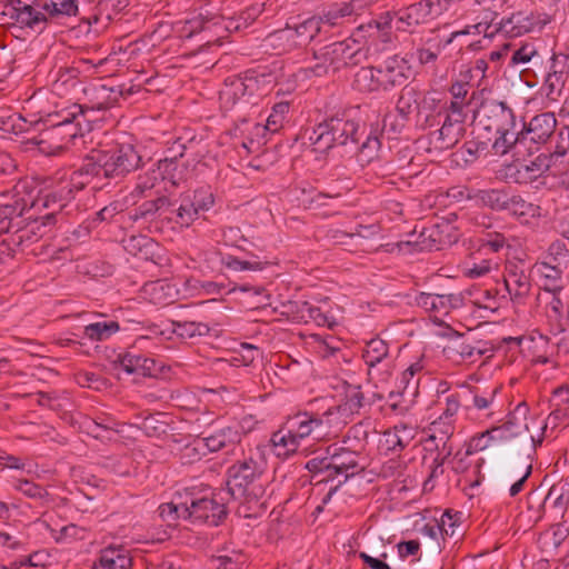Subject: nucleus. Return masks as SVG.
Masks as SVG:
<instances>
[{
	"mask_svg": "<svg viewBox=\"0 0 569 569\" xmlns=\"http://www.w3.org/2000/svg\"><path fill=\"white\" fill-rule=\"evenodd\" d=\"M289 109L290 103L288 101H280L273 104L272 111L269 114L266 124H261L259 122H249L248 120L243 119L241 121V126H247L246 130H249L250 133L254 137H262L264 136L266 131L277 132L282 127Z\"/></svg>",
	"mask_w": 569,
	"mask_h": 569,
	"instance_id": "nucleus-36",
	"label": "nucleus"
},
{
	"mask_svg": "<svg viewBox=\"0 0 569 569\" xmlns=\"http://www.w3.org/2000/svg\"><path fill=\"white\" fill-rule=\"evenodd\" d=\"M104 166L99 150H92L90 154L86 156L80 166L71 173L68 181L70 186L77 191H81L90 182L96 181L97 186H107L104 177Z\"/></svg>",
	"mask_w": 569,
	"mask_h": 569,
	"instance_id": "nucleus-20",
	"label": "nucleus"
},
{
	"mask_svg": "<svg viewBox=\"0 0 569 569\" xmlns=\"http://www.w3.org/2000/svg\"><path fill=\"white\" fill-rule=\"evenodd\" d=\"M22 120V124H19L18 128L20 131L28 132L32 126H50V127H66V124H71L73 122H80L83 126L87 122L83 107L73 103L69 107L62 108L54 112L48 113L46 118H40L36 121H27L24 118H20Z\"/></svg>",
	"mask_w": 569,
	"mask_h": 569,
	"instance_id": "nucleus-27",
	"label": "nucleus"
},
{
	"mask_svg": "<svg viewBox=\"0 0 569 569\" xmlns=\"http://www.w3.org/2000/svg\"><path fill=\"white\" fill-rule=\"evenodd\" d=\"M120 330V325L114 320H103L89 323L83 329V337L91 341H104Z\"/></svg>",
	"mask_w": 569,
	"mask_h": 569,
	"instance_id": "nucleus-52",
	"label": "nucleus"
},
{
	"mask_svg": "<svg viewBox=\"0 0 569 569\" xmlns=\"http://www.w3.org/2000/svg\"><path fill=\"white\" fill-rule=\"evenodd\" d=\"M551 21L550 16L538 11L520 10L502 18L495 28L508 38H518L530 32L541 31Z\"/></svg>",
	"mask_w": 569,
	"mask_h": 569,
	"instance_id": "nucleus-11",
	"label": "nucleus"
},
{
	"mask_svg": "<svg viewBox=\"0 0 569 569\" xmlns=\"http://www.w3.org/2000/svg\"><path fill=\"white\" fill-rule=\"evenodd\" d=\"M106 59L99 60L79 58L72 62L71 66H60L50 71L53 90L63 94L69 92L78 83L81 73H91L96 68L102 66Z\"/></svg>",
	"mask_w": 569,
	"mask_h": 569,
	"instance_id": "nucleus-15",
	"label": "nucleus"
},
{
	"mask_svg": "<svg viewBox=\"0 0 569 569\" xmlns=\"http://www.w3.org/2000/svg\"><path fill=\"white\" fill-rule=\"evenodd\" d=\"M266 470L262 455L250 450L228 468L226 493L243 503L262 506L270 482Z\"/></svg>",
	"mask_w": 569,
	"mask_h": 569,
	"instance_id": "nucleus-2",
	"label": "nucleus"
},
{
	"mask_svg": "<svg viewBox=\"0 0 569 569\" xmlns=\"http://www.w3.org/2000/svg\"><path fill=\"white\" fill-rule=\"evenodd\" d=\"M517 121L499 128L492 132L480 133L481 144L490 148L495 156H505L510 152L518 143L523 142V133L517 129Z\"/></svg>",
	"mask_w": 569,
	"mask_h": 569,
	"instance_id": "nucleus-24",
	"label": "nucleus"
},
{
	"mask_svg": "<svg viewBox=\"0 0 569 569\" xmlns=\"http://www.w3.org/2000/svg\"><path fill=\"white\" fill-rule=\"evenodd\" d=\"M88 97V108L92 110H107L112 108L123 96L120 87L108 86L106 83L91 84L84 90Z\"/></svg>",
	"mask_w": 569,
	"mask_h": 569,
	"instance_id": "nucleus-34",
	"label": "nucleus"
},
{
	"mask_svg": "<svg viewBox=\"0 0 569 569\" xmlns=\"http://www.w3.org/2000/svg\"><path fill=\"white\" fill-rule=\"evenodd\" d=\"M170 331L182 339H196L208 336L210 327L204 322L172 320Z\"/></svg>",
	"mask_w": 569,
	"mask_h": 569,
	"instance_id": "nucleus-51",
	"label": "nucleus"
},
{
	"mask_svg": "<svg viewBox=\"0 0 569 569\" xmlns=\"http://www.w3.org/2000/svg\"><path fill=\"white\" fill-rule=\"evenodd\" d=\"M186 173L187 168L173 156L158 161L153 169V180L168 182L171 188H176L186 179Z\"/></svg>",
	"mask_w": 569,
	"mask_h": 569,
	"instance_id": "nucleus-39",
	"label": "nucleus"
},
{
	"mask_svg": "<svg viewBox=\"0 0 569 569\" xmlns=\"http://www.w3.org/2000/svg\"><path fill=\"white\" fill-rule=\"evenodd\" d=\"M362 358L365 363L368 366V373L371 376L372 370L378 365H385L388 367L389 362V346L388 343L380 339L373 338L368 341L362 350Z\"/></svg>",
	"mask_w": 569,
	"mask_h": 569,
	"instance_id": "nucleus-42",
	"label": "nucleus"
},
{
	"mask_svg": "<svg viewBox=\"0 0 569 569\" xmlns=\"http://www.w3.org/2000/svg\"><path fill=\"white\" fill-rule=\"evenodd\" d=\"M214 203L213 194L207 190L198 189L182 194L179 204L171 207L166 220L174 222L180 228H189L198 218L200 212L208 211Z\"/></svg>",
	"mask_w": 569,
	"mask_h": 569,
	"instance_id": "nucleus-8",
	"label": "nucleus"
},
{
	"mask_svg": "<svg viewBox=\"0 0 569 569\" xmlns=\"http://www.w3.org/2000/svg\"><path fill=\"white\" fill-rule=\"evenodd\" d=\"M333 415L332 409H328L321 416L313 412L300 411L287 418V429L295 435L299 443L312 436L320 437L325 433V426H330V417Z\"/></svg>",
	"mask_w": 569,
	"mask_h": 569,
	"instance_id": "nucleus-18",
	"label": "nucleus"
},
{
	"mask_svg": "<svg viewBox=\"0 0 569 569\" xmlns=\"http://www.w3.org/2000/svg\"><path fill=\"white\" fill-rule=\"evenodd\" d=\"M466 117L467 113H446L442 111H439L437 116L427 117L425 120V124L432 127L435 123L439 124L440 122H446V126L456 128L460 131L466 132Z\"/></svg>",
	"mask_w": 569,
	"mask_h": 569,
	"instance_id": "nucleus-59",
	"label": "nucleus"
},
{
	"mask_svg": "<svg viewBox=\"0 0 569 569\" xmlns=\"http://www.w3.org/2000/svg\"><path fill=\"white\" fill-rule=\"evenodd\" d=\"M528 412L529 407L525 401H522L518 403L515 410L507 416V420L502 425L519 438V442L525 447L523 452L529 459H531L532 455L536 452L537 446L542 443V437L536 438L529 433L528 426L526 423Z\"/></svg>",
	"mask_w": 569,
	"mask_h": 569,
	"instance_id": "nucleus-22",
	"label": "nucleus"
},
{
	"mask_svg": "<svg viewBox=\"0 0 569 569\" xmlns=\"http://www.w3.org/2000/svg\"><path fill=\"white\" fill-rule=\"evenodd\" d=\"M53 226V214L44 213L40 217L33 214L23 218V223L18 224L10 237V243H13L18 250L24 251L31 244L38 242Z\"/></svg>",
	"mask_w": 569,
	"mask_h": 569,
	"instance_id": "nucleus-16",
	"label": "nucleus"
},
{
	"mask_svg": "<svg viewBox=\"0 0 569 569\" xmlns=\"http://www.w3.org/2000/svg\"><path fill=\"white\" fill-rule=\"evenodd\" d=\"M132 560L123 546H108L100 550L92 569H129Z\"/></svg>",
	"mask_w": 569,
	"mask_h": 569,
	"instance_id": "nucleus-38",
	"label": "nucleus"
},
{
	"mask_svg": "<svg viewBox=\"0 0 569 569\" xmlns=\"http://www.w3.org/2000/svg\"><path fill=\"white\" fill-rule=\"evenodd\" d=\"M222 18L218 14L200 12L197 17L186 20L180 29V37L191 38L193 34L210 29L211 27L219 26Z\"/></svg>",
	"mask_w": 569,
	"mask_h": 569,
	"instance_id": "nucleus-48",
	"label": "nucleus"
},
{
	"mask_svg": "<svg viewBox=\"0 0 569 569\" xmlns=\"http://www.w3.org/2000/svg\"><path fill=\"white\" fill-rule=\"evenodd\" d=\"M323 457H313L306 463V469L311 473V483L320 485L335 480L338 476H343L338 485L330 489L327 498L345 483L350 477L363 470L359 465L361 452L348 447L329 446Z\"/></svg>",
	"mask_w": 569,
	"mask_h": 569,
	"instance_id": "nucleus-4",
	"label": "nucleus"
},
{
	"mask_svg": "<svg viewBox=\"0 0 569 569\" xmlns=\"http://www.w3.org/2000/svg\"><path fill=\"white\" fill-rule=\"evenodd\" d=\"M246 435L241 423H234L216 430L213 433L204 437L210 452L221 450L233 451Z\"/></svg>",
	"mask_w": 569,
	"mask_h": 569,
	"instance_id": "nucleus-31",
	"label": "nucleus"
},
{
	"mask_svg": "<svg viewBox=\"0 0 569 569\" xmlns=\"http://www.w3.org/2000/svg\"><path fill=\"white\" fill-rule=\"evenodd\" d=\"M43 127L38 144L39 149L49 156H58L64 152L76 138L83 134L84 130L80 122L66 124V127Z\"/></svg>",
	"mask_w": 569,
	"mask_h": 569,
	"instance_id": "nucleus-14",
	"label": "nucleus"
},
{
	"mask_svg": "<svg viewBox=\"0 0 569 569\" xmlns=\"http://www.w3.org/2000/svg\"><path fill=\"white\" fill-rule=\"evenodd\" d=\"M173 202L169 197L160 194L154 199L146 200L137 206L131 218L134 221L142 220L144 222L164 221Z\"/></svg>",
	"mask_w": 569,
	"mask_h": 569,
	"instance_id": "nucleus-33",
	"label": "nucleus"
},
{
	"mask_svg": "<svg viewBox=\"0 0 569 569\" xmlns=\"http://www.w3.org/2000/svg\"><path fill=\"white\" fill-rule=\"evenodd\" d=\"M417 305L425 309L435 323L441 326L443 318L452 310L463 306L461 293L421 292L416 298Z\"/></svg>",
	"mask_w": 569,
	"mask_h": 569,
	"instance_id": "nucleus-19",
	"label": "nucleus"
},
{
	"mask_svg": "<svg viewBox=\"0 0 569 569\" xmlns=\"http://www.w3.org/2000/svg\"><path fill=\"white\" fill-rule=\"evenodd\" d=\"M545 505L562 512L569 505V483L565 481L555 483L545 498Z\"/></svg>",
	"mask_w": 569,
	"mask_h": 569,
	"instance_id": "nucleus-55",
	"label": "nucleus"
},
{
	"mask_svg": "<svg viewBox=\"0 0 569 569\" xmlns=\"http://www.w3.org/2000/svg\"><path fill=\"white\" fill-rule=\"evenodd\" d=\"M540 207L536 206L520 194L515 192H509L508 201L503 212H508L510 216H513L518 219H528L539 216Z\"/></svg>",
	"mask_w": 569,
	"mask_h": 569,
	"instance_id": "nucleus-49",
	"label": "nucleus"
},
{
	"mask_svg": "<svg viewBox=\"0 0 569 569\" xmlns=\"http://www.w3.org/2000/svg\"><path fill=\"white\" fill-rule=\"evenodd\" d=\"M392 21V13L383 12L377 19L359 24L350 36L351 40L362 47L366 43L388 42Z\"/></svg>",
	"mask_w": 569,
	"mask_h": 569,
	"instance_id": "nucleus-21",
	"label": "nucleus"
},
{
	"mask_svg": "<svg viewBox=\"0 0 569 569\" xmlns=\"http://www.w3.org/2000/svg\"><path fill=\"white\" fill-rule=\"evenodd\" d=\"M419 91L413 87L405 86L396 103V111L402 119L401 127L408 121L409 116L418 108Z\"/></svg>",
	"mask_w": 569,
	"mask_h": 569,
	"instance_id": "nucleus-53",
	"label": "nucleus"
},
{
	"mask_svg": "<svg viewBox=\"0 0 569 569\" xmlns=\"http://www.w3.org/2000/svg\"><path fill=\"white\" fill-rule=\"evenodd\" d=\"M569 79V54L552 53L548 60V68L545 74V89L547 97L556 100L560 97L566 82Z\"/></svg>",
	"mask_w": 569,
	"mask_h": 569,
	"instance_id": "nucleus-25",
	"label": "nucleus"
},
{
	"mask_svg": "<svg viewBox=\"0 0 569 569\" xmlns=\"http://www.w3.org/2000/svg\"><path fill=\"white\" fill-rule=\"evenodd\" d=\"M365 126L347 113H337L307 129L305 134L315 151L325 152L341 147L358 156L359 161L370 163L378 158L381 148V130L371 129L367 136Z\"/></svg>",
	"mask_w": 569,
	"mask_h": 569,
	"instance_id": "nucleus-1",
	"label": "nucleus"
},
{
	"mask_svg": "<svg viewBox=\"0 0 569 569\" xmlns=\"http://www.w3.org/2000/svg\"><path fill=\"white\" fill-rule=\"evenodd\" d=\"M76 192L78 191L70 186L68 179H63L54 188L46 190L28 184L27 191L23 194V202L26 201L28 212L34 211L40 213L47 209V213L53 214L54 224L57 213L74 198Z\"/></svg>",
	"mask_w": 569,
	"mask_h": 569,
	"instance_id": "nucleus-6",
	"label": "nucleus"
},
{
	"mask_svg": "<svg viewBox=\"0 0 569 569\" xmlns=\"http://www.w3.org/2000/svg\"><path fill=\"white\" fill-rule=\"evenodd\" d=\"M423 369L421 361L411 363L401 375L400 385L403 386V392L415 395L419 385V378L415 379L417 373Z\"/></svg>",
	"mask_w": 569,
	"mask_h": 569,
	"instance_id": "nucleus-62",
	"label": "nucleus"
},
{
	"mask_svg": "<svg viewBox=\"0 0 569 569\" xmlns=\"http://www.w3.org/2000/svg\"><path fill=\"white\" fill-rule=\"evenodd\" d=\"M28 188V181H20L14 186L12 202L0 207V233L11 236L18 224L23 223V216L27 213V204L23 202V194Z\"/></svg>",
	"mask_w": 569,
	"mask_h": 569,
	"instance_id": "nucleus-23",
	"label": "nucleus"
},
{
	"mask_svg": "<svg viewBox=\"0 0 569 569\" xmlns=\"http://www.w3.org/2000/svg\"><path fill=\"white\" fill-rule=\"evenodd\" d=\"M139 428L148 437L161 438L167 433L168 425L160 420V415H149L141 420Z\"/></svg>",
	"mask_w": 569,
	"mask_h": 569,
	"instance_id": "nucleus-61",
	"label": "nucleus"
},
{
	"mask_svg": "<svg viewBox=\"0 0 569 569\" xmlns=\"http://www.w3.org/2000/svg\"><path fill=\"white\" fill-rule=\"evenodd\" d=\"M567 426H569V407H555L546 419L542 431L545 432L549 427L551 429H563Z\"/></svg>",
	"mask_w": 569,
	"mask_h": 569,
	"instance_id": "nucleus-64",
	"label": "nucleus"
},
{
	"mask_svg": "<svg viewBox=\"0 0 569 569\" xmlns=\"http://www.w3.org/2000/svg\"><path fill=\"white\" fill-rule=\"evenodd\" d=\"M376 67L383 84V91L405 86L411 74L408 61L398 54L388 57Z\"/></svg>",
	"mask_w": 569,
	"mask_h": 569,
	"instance_id": "nucleus-26",
	"label": "nucleus"
},
{
	"mask_svg": "<svg viewBox=\"0 0 569 569\" xmlns=\"http://www.w3.org/2000/svg\"><path fill=\"white\" fill-rule=\"evenodd\" d=\"M256 89L257 80L254 78L229 77L219 92L220 107L224 110H232L237 106L256 104Z\"/></svg>",
	"mask_w": 569,
	"mask_h": 569,
	"instance_id": "nucleus-12",
	"label": "nucleus"
},
{
	"mask_svg": "<svg viewBox=\"0 0 569 569\" xmlns=\"http://www.w3.org/2000/svg\"><path fill=\"white\" fill-rule=\"evenodd\" d=\"M430 430L431 435L429 436L427 442L433 445L435 449L445 447V445H451L449 440L455 432V426L452 421L442 420V417H440L439 420L431 423Z\"/></svg>",
	"mask_w": 569,
	"mask_h": 569,
	"instance_id": "nucleus-54",
	"label": "nucleus"
},
{
	"mask_svg": "<svg viewBox=\"0 0 569 569\" xmlns=\"http://www.w3.org/2000/svg\"><path fill=\"white\" fill-rule=\"evenodd\" d=\"M476 243L478 251L496 253L507 246V238L499 231H486L476 239Z\"/></svg>",
	"mask_w": 569,
	"mask_h": 569,
	"instance_id": "nucleus-56",
	"label": "nucleus"
},
{
	"mask_svg": "<svg viewBox=\"0 0 569 569\" xmlns=\"http://www.w3.org/2000/svg\"><path fill=\"white\" fill-rule=\"evenodd\" d=\"M510 190L506 187L477 189L469 191L466 199L473 200L476 204L496 212H503Z\"/></svg>",
	"mask_w": 569,
	"mask_h": 569,
	"instance_id": "nucleus-35",
	"label": "nucleus"
},
{
	"mask_svg": "<svg viewBox=\"0 0 569 569\" xmlns=\"http://www.w3.org/2000/svg\"><path fill=\"white\" fill-rule=\"evenodd\" d=\"M291 29L298 40V43L303 47L310 43L318 37L323 38L321 26L319 24L317 16H311L303 20H299L291 24Z\"/></svg>",
	"mask_w": 569,
	"mask_h": 569,
	"instance_id": "nucleus-46",
	"label": "nucleus"
},
{
	"mask_svg": "<svg viewBox=\"0 0 569 569\" xmlns=\"http://www.w3.org/2000/svg\"><path fill=\"white\" fill-rule=\"evenodd\" d=\"M126 250L142 259H152L158 243L147 236H131L124 241Z\"/></svg>",
	"mask_w": 569,
	"mask_h": 569,
	"instance_id": "nucleus-50",
	"label": "nucleus"
},
{
	"mask_svg": "<svg viewBox=\"0 0 569 569\" xmlns=\"http://www.w3.org/2000/svg\"><path fill=\"white\" fill-rule=\"evenodd\" d=\"M377 71L376 66L360 68L355 74V88L366 93L383 91V84Z\"/></svg>",
	"mask_w": 569,
	"mask_h": 569,
	"instance_id": "nucleus-47",
	"label": "nucleus"
},
{
	"mask_svg": "<svg viewBox=\"0 0 569 569\" xmlns=\"http://www.w3.org/2000/svg\"><path fill=\"white\" fill-rule=\"evenodd\" d=\"M266 42L268 47L274 50L276 54L288 53L301 48L289 22H287L284 28L268 34Z\"/></svg>",
	"mask_w": 569,
	"mask_h": 569,
	"instance_id": "nucleus-44",
	"label": "nucleus"
},
{
	"mask_svg": "<svg viewBox=\"0 0 569 569\" xmlns=\"http://www.w3.org/2000/svg\"><path fill=\"white\" fill-rule=\"evenodd\" d=\"M550 168L549 158L538 156L527 162L512 161L501 166L498 177L506 183L527 184L536 181Z\"/></svg>",
	"mask_w": 569,
	"mask_h": 569,
	"instance_id": "nucleus-13",
	"label": "nucleus"
},
{
	"mask_svg": "<svg viewBox=\"0 0 569 569\" xmlns=\"http://www.w3.org/2000/svg\"><path fill=\"white\" fill-rule=\"evenodd\" d=\"M12 486L14 490L20 491L22 495L31 499H43L48 496L47 490L40 485L27 479H18Z\"/></svg>",
	"mask_w": 569,
	"mask_h": 569,
	"instance_id": "nucleus-63",
	"label": "nucleus"
},
{
	"mask_svg": "<svg viewBox=\"0 0 569 569\" xmlns=\"http://www.w3.org/2000/svg\"><path fill=\"white\" fill-rule=\"evenodd\" d=\"M216 254L221 266L231 271H261L268 263L267 261L260 260L254 254H249L246 258L236 257L221 251H217Z\"/></svg>",
	"mask_w": 569,
	"mask_h": 569,
	"instance_id": "nucleus-45",
	"label": "nucleus"
},
{
	"mask_svg": "<svg viewBox=\"0 0 569 569\" xmlns=\"http://www.w3.org/2000/svg\"><path fill=\"white\" fill-rule=\"evenodd\" d=\"M503 283L512 301L523 302V300L530 295V276L520 263L508 262L506 264Z\"/></svg>",
	"mask_w": 569,
	"mask_h": 569,
	"instance_id": "nucleus-30",
	"label": "nucleus"
},
{
	"mask_svg": "<svg viewBox=\"0 0 569 569\" xmlns=\"http://www.w3.org/2000/svg\"><path fill=\"white\" fill-rule=\"evenodd\" d=\"M117 363L130 375L143 377H157L161 373L163 366L153 358L137 352L133 348L118 355Z\"/></svg>",
	"mask_w": 569,
	"mask_h": 569,
	"instance_id": "nucleus-28",
	"label": "nucleus"
},
{
	"mask_svg": "<svg viewBox=\"0 0 569 569\" xmlns=\"http://www.w3.org/2000/svg\"><path fill=\"white\" fill-rule=\"evenodd\" d=\"M270 446L274 456L284 460L295 455L301 445L290 429H287L284 421L282 426L271 435Z\"/></svg>",
	"mask_w": 569,
	"mask_h": 569,
	"instance_id": "nucleus-40",
	"label": "nucleus"
},
{
	"mask_svg": "<svg viewBox=\"0 0 569 569\" xmlns=\"http://www.w3.org/2000/svg\"><path fill=\"white\" fill-rule=\"evenodd\" d=\"M209 495L193 497L188 502L189 520L192 523H203L217 527L223 522L228 516V509L222 497V491H212L208 489Z\"/></svg>",
	"mask_w": 569,
	"mask_h": 569,
	"instance_id": "nucleus-10",
	"label": "nucleus"
},
{
	"mask_svg": "<svg viewBox=\"0 0 569 569\" xmlns=\"http://www.w3.org/2000/svg\"><path fill=\"white\" fill-rule=\"evenodd\" d=\"M159 517L164 521L168 526H172L178 519H188L189 512L188 501L176 505L173 502L161 503L158 508Z\"/></svg>",
	"mask_w": 569,
	"mask_h": 569,
	"instance_id": "nucleus-58",
	"label": "nucleus"
},
{
	"mask_svg": "<svg viewBox=\"0 0 569 569\" xmlns=\"http://www.w3.org/2000/svg\"><path fill=\"white\" fill-rule=\"evenodd\" d=\"M492 351L493 348L490 342L457 331L452 332L443 347L445 356L458 363H475L483 356L491 357Z\"/></svg>",
	"mask_w": 569,
	"mask_h": 569,
	"instance_id": "nucleus-9",
	"label": "nucleus"
},
{
	"mask_svg": "<svg viewBox=\"0 0 569 569\" xmlns=\"http://www.w3.org/2000/svg\"><path fill=\"white\" fill-rule=\"evenodd\" d=\"M478 130L482 132H492L499 128L517 121L515 111L507 102L495 99H483L478 110Z\"/></svg>",
	"mask_w": 569,
	"mask_h": 569,
	"instance_id": "nucleus-17",
	"label": "nucleus"
},
{
	"mask_svg": "<svg viewBox=\"0 0 569 569\" xmlns=\"http://www.w3.org/2000/svg\"><path fill=\"white\" fill-rule=\"evenodd\" d=\"M370 403L367 401L360 386L348 385L345 391V403L351 413L359 412L361 408Z\"/></svg>",
	"mask_w": 569,
	"mask_h": 569,
	"instance_id": "nucleus-60",
	"label": "nucleus"
},
{
	"mask_svg": "<svg viewBox=\"0 0 569 569\" xmlns=\"http://www.w3.org/2000/svg\"><path fill=\"white\" fill-rule=\"evenodd\" d=\"M556 127L557 119L552 112L539 113L528 124H522L521 133H523V141L530 136L532 142L543 144L550 139Z\"/></svg>",
	"mask_w": 569,
	"mask_h": 569,
	"instance_id": "nucleus-32",
	"label": "nucleus"
},
{
	"mask_svg": "<svg viewBox=\"0 0 569 569\" xmlns=\"http://www.w3.org/2000/svg\"><path fill=\"white\" fill-rule=\"evenodd\" d=\"M210 452L204 438L193 439L180 450V460L183 465H191L200 461Z\"/></svg>",
	"mask_w": 569,
	"mask_h": 569,
	"instance_id": "nucleus-57",
	"label": "nucleus"
},
{
	"mask_svg": "<svg viewBox=\"0 0 569 569\" xmlns=\"http://www.w3.org/2000/svg\"><path fill=\"white\" fill-rule=\"evenodd\" d=\"M396 17V28L400 31H411L412 28L427 22L429 19L422 0L399 10Z\"/></svg>",
	"mask_w": 569,
	"mask_h": 569,
	"instance_id": "nucleus-41",
	"label": "nucleus"
},
{
	"mask_svg": "<svg viewBox=\"0 0 569 569\" xmlns=\"http://www.w3.org/2000/svg\"><path fill=\"white\" fill-rule=\"evenodd\" d=\"M451 231L452 227L449 223L432 224L422 229L420 242L426 249L442 250L445 247L456 242V236Z\"/></svg>",
	"mask_w": 569,
	"mask_h": 569,
	"instance_id": "nucleus-37",
	"label": "nucleus"
},
{
	"mask_svg": "<svg viewBox=\"0 0 569 569\" xmlns=\"http://www.w3.org/2000/svg\"><path fill=\"white\" fill-rule=\"evenodd\" d=\"M99 151L107 182H118L142 166V158L131 143H116L109 149Z\"/></svg>",
	"mask_w": 569,
	"mask_h": 569,
	"instance_id": "nucleus-7",
	"label": "nucleus"
},
{
	"mask_svg": "<svg viewBox=\"0 0 569 569\" xmlns=\"http://www.w3.org/2000/svg\"><path fill=\"white\" fill-rule=\"evenodd\" d=\"M286 307L288 312L295 313L293 319L298 321L306 323L313 321L318 326H330L328 315L308 301L289 302Z\"/></svg>",
	"mask_w": 569,
	"mask_h": 569,
	"instance_id": "nucleus-43",
	"label": "nucleus"
},
{
	"mask_svg": "<svg viewBox=\"0 0 569 569\" xmlns=\"http://www.w3.org/2000/svg\"><path fill=\"white\" fill-rule=\"evenodd\" d=\"M78 0H11L7 12L21 27L43 31L50 21L78 14Z\"/></svg>",
	"mask_w": 569,
	"mask_h": 569,
	"instance_id": "nucleus-3",
	"label": "nucleus"
},
{
	"mask_svg": "<svg viewBox=\"0 0 569 569\" xmlns=\"http://www.w3.org/2000/svg\"><path fill=\"white\" fill-rule=\"evenodd\" d=\"M353 2L335 3L316 14L321 26L323 39L335 34V30L351 22L355 16Z\"/></svg>",
	"mask_w": 569,
	"mask_h": 569,
	"instance_id": "nucleus-29",
	"label": "nucleus"
},
{
	"mask_svg": "<svg viewBox=\"0 0 569 569\" xmlns=\"http://www.w3.org/2000/svg\"><path fill=\"white\" fill-rule=\"evenodd\" d=\"M367 53L365 47L352 42L349 37L315 50L311 62L301 68L299 73L305 79L325 77L330 71L337 72L342 68L361 64L367 59Z\"/></svg>",
	"mask_w": 569,
	"mask_h": 569,
	"instance_id": "nucleus-5",
	"label": "nucleus"
}]
</instances>
